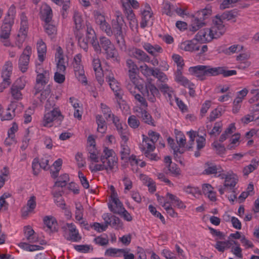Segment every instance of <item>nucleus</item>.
Masks as SVG:
<instances>
[{
	"label": "nucleus",
	"instance_id": "obj_1",
	"mask_svg": "<svg viewBox=\"0 0 259 259\" xmlns=\"http://www.w3.org/2000/svg\"><path fill=\"white\" fill-rule=\"evenodd\" d=\"M238 15V12L235 10H232L224 12L222 15L218 14L215 16V19L213 20V25L211 27L210 33L213 34L216 37H220L226 31L225 25L223 24V20L229 21L235 19Z\"/></svg>",
	"mask_w": 259,
	"mask_h": 259
},
{
	"label": "nucleus",
	"instance_id": "obj_2",
	"mask_svg": "<svg viewBox=\"0 0 259 259\" xmlns=\"http://www.w3.org/2000/svg\"><path fill=\"white\" fill-rule=\"evenodd\" d=\"M96 42L93 48L97 53L101 54L103 49L107 59H112L117 62H119V59L117 58V52L109 38L105 36L100 37L99 41Z\"/></svg>",
	"mask_w": 259,
	"mask_h": 259
},
{
	"label": "nucleus",
	"instance_id": "obj_3",
	"mask_svg": "<svg viewBox=\"0 0 259 259\" xmlns=\"http://www.w3.org/2000/svg\"><path fill=\"white\" fill-rule=\"evenodd\" d=\"M124 23L121 15H117L115 19L112 20V35H114L116 44L119 49L123 52L126 50V46L123 33L122 26Z\"/></svg>",
	"mask_w": 259,
	"mask_h": 259
},
{
	"label": "nucleus",
	"instance_id": "obj_4",
	"mask_svg": "<svg viewBox=\"0 0 259 259\" xmlns=\"http://www.w3.org/2000/svg\"><path fill=\"white\" fill-rule=\"evenodd\" d=\"M35 72L37 73L36 83L32 91L34 96H36L44 89L49 82L50 75L49 71L44 70V68H37Z\"/></svg>",
	"mask_w": 259,
	"mask_h": 259
},
{
	"label": "nucleus",
	"instance_id": "obj_5",
	"mask_svg": "<svg viewBox=\"0 0 259 259\" xmlns=\"http://www.w3.org/2000/svg\"><path fill=\"white\" fill-rule=\"evenodd\" d=\"M211 10L204 9L198 11L192 17L190 30L195 32L205 25L204 20L211 14Z\"/></svg>",
	"mask_w": 259,
	"mask_h": 259
},
{
	"label": "nucleus",
	"instance_id": "obj_6",
	"mask_svg": "<svg viewBox=\"0 0 259 259\" xmlns=\"http://www.w3.org/2000/svg\"><path fill=\"white\" fill-rule=\"evenodd\" d=\"M189 71L202 81L205 80L207 76H214V68L210 66L197 65L191 67L189 69Z\"/></svg>",
	"mask_w": 259,
	"mask_h": 259
},
{
	"label": "nucleus",
	"instance_id": "obj_7",
	"mask_svg": "<svg viewBox=\"0 0 259 259\" xmlns=\"http://www.w3.org/2000/svg\"><path fill=\"white\" fill-rule=\"evenodd\" d=\"M153 79L147 78L145 84V89L142 92V94L146 96L148 100L152 103L156 101V97L159 95L158 89L152 83Z\"/></svg>",
	"mask_w": 259,
	"mask_h": 259
},
{
	"label": "nucleus",
	"instance_id": "obj_8",
	"mask_svg": "<svg viewBox=\"0 0 259 259\" xmlns=\"http://www.w3.org/2000/svg\"><path fill=\"white\" fill-rule=\"evenodd\" d=\"M63 118V116L61 114L59 110L54 109L53 110L45 114L42 124L44 126L51 127L53 125L52 123L53 121L58 122L60 124Z\"/></svg>",
	"mask_w": 259,
	"mask_h": 259
},
{
	"label": "nucleus",
	"instance_id": "obj_9",
	"mask_svg": "<svg viewBox=\"0 0 259 259\" xmlns=\"http://www.w3.org/2000/svg\"><path fill=\"white\" fill-rule=\"evenodd\" d=\"M106 80L109 83L110 88L114 93L115 97L121 100L123 95V91L120 83L114 78L113 74L111 71L108 72V74L106 75Z\"/></svg>",
	"mask_w": 259,
	"mask_h": 259
},
{
	"label": "nucleus",
	"instance_id": "obj_10",
	"mask_svg": "<svg viewBox=\"0 0 259 259\" xmlns=\"http://www.w3.org/2000/svg\"><path fill=\"white\" fill-rule=\"evenodd\" d=\"M211 29V27L210 29L200 30L195 35V39L202 44L209 42L213 38H217L218 37H215L214 34L210 33Z\"/></svg>",
	"mask_w": 259,
	"mask_h": 259
},
{
	"label": "nucleus",
	"instance_id": "obj_11",
	"mask_svg": "<svg viewBox=\"0 0 259 259\" xmlns=\"http://www.w3.org/2000/svg\"><path fill=\"white\" fill-rule=\"evenodd\" d=\"M130 55L138 60L139 62H149L150 60V58L145 52L137 48L131 49Z\"/></svg>",
	"mask_w": 259,
	"mask_h": 259
},
{
	"label": "nucleus",
	"instance_id": "obj_12",
	"mask_svg": "<svg viewBox=\"0 0 259 259\" xmlns=\"http://www.w3.org/2000/svg\"><path fill=\"white\" fill-rule=\"evenodd\" d=\"M73 20L74 24L73 32L75 35H78L80 30L83 27V20L81 14L78 11H74Z\"/></svg>",
	"mask_w": 259,
	"mask_h": 259
},
{
	"label": "nucleus",
	"instance_id": "obj_13",
	"mask_svg": "<svg viewBox=\"0 0 259 259\" xmlns=\"http://www.w3.org/2000/svg\"><path fill=\"white\" fill-rule=\"evenodd\" d=\"M68 228L69 231V237L67 238L68 240H71L73 242H78L81 239V236L78 233V230L73 223H67L66 226L62 227V229L65 230Z\"/></svg>",
	"mask_w": 259,
	"mask_h": 259
},
{
	"label": "nucleus",
	"instance_id": "obj_14",
	"mask_svg": "<svg viewBox=\"0 0 259 259\" xmlns=\"http://www.w3.org/2000/svg\"><path fill=\"white\" fill-rule=\"evenodd\" d=\"M36 205L35 197L34 196H32L27 201L26 206H24L22 208L21 211L22 217H27L29 213L33 211L35 208Z\"/></svg>",
	"mask_w": 259,
	"mask_h": 259
},
{
	"label": "nucleus",
	"instance_id": "obj_15",
	"mask_svg": "<svg viewBox=\"0 0 259 259\" xmlns=\"http://www.w3.org/2000/svg\"><path fill=\"white\" fill-rule=\"evenodd\" d=\"M124 13L133 12L132 8L138 9L139 4L137 0H120Z\"/></svg>",
	"mask_w": 259,
	"mask_h": 259
},
{
	"label": "nucleus",
	"instance_id": "obj_16",
	"mask_svg": "<svg viewBox=\"0 0 259 259\" xmlns=\"http://www.w3.org/2000/svg\"><path fill=\"white\" fill-rule=\"evenodd\" d=\"M20 81V79H17L15 83L12 85L11 89L12 96L16 100H19L22 98V94L20 91L22 90L25 86L24 84L19 85V82Z\"/></svg>",
	"mask_w": 259,
	"mask_h": 259
},
{
	"label": "nucleus",
	"instance_id": "obj_17",
	"mask_svg": "<svg viewBox=\"0 0 259 259\" xmlns=\"http://www.w3.org/2000/svg\"><path fill=\"white\" fill-rule=\"evenodd\" d=\"M5 22L3 24L1 27V33L0 34L1 39L9 38L13 23L10 21L7 22L6 19H5Z\"/></svg>",
	"mask_w": 259,
	"mask_h": 259
},
{
	"label": "nucleus",
	"instance_id": "obj_18",
	"mask_svg": "<svg viewBox=\"0 0 259 259\" xmlns=\"http://www.w3.org/2000/svg\"><path fill=\"white\" fill-rule=\"evenodd\" d=\"M44 223L52 232L58 231V224L56 219L52 216H46L44 218Z\"/></svg>",
	"mask_w": 259,
	"mask_h": 259
},
{
	"label": "nucleus",
	"instance_id": "obj_19",
	"mask_svg": "<svg viewBox=\"0 0 259 259\" xmlns=\"http://www.w3.org/2000/svg\"><path fill=\"white\" fill-rule=\"evenodd\" d=\"M38 53V58L39 61L42 62L45 58L47 52V47L45 43L41 40H39L36 45Z\"/></svg>",
	"mask_w": 259,
	"mask_h": 259
},
{
	"label": "nucleus",
	"instance_id": "obj_20",
	"mask_svg": "<svg viewBox=\"0 0 259 259\" xmlns=\"http://www.w3.org/2000/svg\"><path fill=\"white\" fill-rule=\"evenodd\" d=\"M24 234L27 240L30 243H35L38 241V237L35 236L34 231L30 226L24 228Z\"/></svg>",
	"mask_w": 259,
	"mask_h": 259
},
{
	"label": "nucleus",
	"instance_id": "obj_21",
	"mask_svg": "<svg viewBox=\"0 0 259 259\" xmlns=\"http://www.w3.org/2000/svg\"><path fill=\"white\" fill-rule=\"evenodd\" d=\"M181 49L186 51L193 52L199 50V46L194 42L193 40H188L181 44Z\"/></svg>",
	"mask_w": 259,
	"mask_h": 259
},
{
	"label": "nucleus",
	"instance_id": "obj_22",
	"mask_svg": "<svg viewBox=\"0 0 259 259\" xmlns=\"http://www.w3.org/2000/svg\"><path fill=\"white\" fill-rule=\"evenodd\" d=\"M144 49L152 56H156L157 53H162L163 50L161 47L158 45L152 46L149 43H145L143 45Z\"/></svg>",
	"mask_w": 259,
	"mask_h": 259
},
{
	"label": "nucleus",
	"instance_id": "obj_23",
	"mask_svg": "<svg viewBox=\"0 0 259 259\" xmlns=\"http://www.w3.org/2000/svg\"><path fill=\"white\" fill-rule=\"evenodd\" d=\"M112 202L115 205V207L114 208L112 204L109 203L108 207L111 211L115 213V211H121L123 210L125 208L123 207L122 203L117 197V196L112 197L111 198Z\"/></svg>",
	"mask_w": 259,
	"mask_h": 259
},
{
	"label": "nucleus",
	"instance_id": "obj_24",
	"mask_svg": "<svg viewBox=\"0 0 259 259\" xmlns=\"http://www.w3.org/2000/svg\"><path fill=\"white\" fill-rule=\"evenodd\" d=\"M166 196L168 199V201L169 203L177 206L179 208H184L186 207V206L184 204L183 202L176 195L170 193H167Z\"/></svg>",
	"mask_w": 259,
	"mask_h": 259
},
{
	"label": "nucleus",
	"instance_id": "obj_25",
	"mask_svg": "<svg viewBox=\"0 0 259 259\" xmlns=\"http://www.w3.org/2000/svg\"><path fill=\"white\" fill-rule=\"evenodd\" d=\"M214 76L220 74H223L224 77H228L230 76L236 75L237 72L235 70H225L224 67H214Z\"/></svg>",
	"mask_w": 259,
	"mask_h": 259
},
{
	"label": "nucleus",
	"instance_id": "obj_26",
	"mask_svg": "<svg viewBox=\"0 0 259 259\" xmlns=\"http://www.w3.org/2000/svg\"><path fill=\"white\" fill-rule=\"evenodd\" d=\"M12 63L11 61L5 63L2 72V77L3 79L10 80V77L12 73Z\"/></svg>",
	"mask_w": 259,
	"mask_h": 259
},
{
	"label": "nucleus",
	"instance_id": "obj_27",
	"mask_svg": "<svg viewBox=\"0 0 259 259\" xmlns=\"http://www.w3.org/2000/svg\"><path fill=\"white\" fill-rule=\"evenodd\" d=\"M100 161L102 163L105 164V167L107 168L106 170H113L114 166L117 164V161L115 158H111L107 159V158L100 157Z\"/></svg>",
	"mask_w": 259,
	"mask_h": 259
},
{
	"label": "nucleus",
	"instance_id": "obj_28",
	"mask_svg": "<svg viewBox=\"0 0 259 259\" xmlns=\"http://www.w3.org/2000/svg\"><path fill=\"white\" fill-rule=\"evenodd\" d=\"M87 28L85 38L88 39L89 42L94 47V44H96V42L98 41L95 32L91 27H89L88 25H87Z\"/></svg>",
	"mask_w": 259,
	"mask_h": 259
},
{
	"label": "nucleus",
	"instance_id": "obj_29",
	"mask_svg": "<svg viewBox=\"0 0 259 259\" xmlns=\"http://www.w3.org/2000/svg\"><path fill=\"white\" fill-rule=\"evenodd\" d=\"M127 19L129 20V25L132 30L137 29L138 27V20L134 12L125 13Z\"/></svg>",
	"mask_w": 259,
	"mask_h": 259
},
{
	"label": "nucleus",
	"instance_id": "obj_30",
	"mask_svg": "<svg viewBox=\"0 0 259 259\" xmlns=\"http://www.w3.org/2000/svg\"><path fill=\"white\" fill-rule=\"evenodd\" d=\"M142 21L140 23L141 27L144 28L147 26V23L152 17V13L149 10H144L141 12Z\"/></svg>",
	"mask_w": 259,
	"mask_h": 259
},
{
	"label": "nucleus",
	"instance_id": "obj_31",
	"mask_svg": "<svg viewBox=\"0 0 259 259\" xmlns=\"http://www.w3.org/2000/svg\"><path fill=\"white\" fill-rule=\"evenodd\" d=\"M238 179H237L235 176L228 175V177L226 178L224 186L228 188H229L230 190H232L238 183Z\"/></svg>",
	"mask_w": 259,
	"mask_h": 259
},
{
	"label": "nucleus",
	"instance_id": "obj_32",
	"mask_svg": "<svg viewBox=\"0 0 259 259\" xmlns=\"http://www.w3.org/2000/svg\"><path fill=\"white\" fill-rule=\"evenodd\" d=\"M69 181V177L67 174H64L61 175L59 179L56 181L53 186V188L56 187H64L68 182Z\"/></svg>",
	"mask_w": 259,
	"mask_h": 259
},
{
	"label": "nucleus",
	"instance_id": "obj_33",
	"mask_svg": "<svg viewBox=\"0 0 259 259\" xmlns=\"http://www.w3.org/2000/svg\"><path fill=\"white\" fill-rule=\"evenodd\" d=\"M258 165V161L253 159L251 163L244 167L243 172L244 176H248L250 173L256 169Z\"/></svg>",
	"mask_w": 259,
	"mask_h": 259
},
{
	"label": "nucleus",
	"instance_id": "obj_34",
	"mask_svg": "<svg viewBox=\"0 0 259 259\" xmlns=\"http://www.w3.org/2000/svg\"><path fill=\"white\" fill-rule=\"evenodd\" d=\"M140 113L141 115V117L145 123L149 125H155L154 124V119L146 110L141 109Z\"/></svg>",
	"mask_w": 259,
	"mask_h": 259
},
{
	"label": "nucleus",
	"instance_id": "obj_35",
	"mask_svg": "<svg viewBox=\"0 0 259 259\" xmlns=\"http://www.w3.org/2000/svg\"><path fill=\"white\" fill-rule=\"evenodd\" d=\"M141 73L146 77L153 76L156 68L149 67L147 64H144L140 66L139 69Z\"/></svg>",
	"mask_w": 259,
	"mask_h": 259
},
{
	"label": "nucleus",
	"instance_id": "obj_36",
	"mask_svg": "<svg viewBox=\"0 0 259 259\" xmlns=\"http://www.w3.org/2000/svg\"><path fill=\"white\" fill-rule=\"evenodd\" d=\"M44 28L45 32L51 38L56 36L57 30L55 25L51 24L50 23H45Z\"/></svg>",
	"mask_w": 259,
	"mask_h": 259
},
{
	"label": "nucleus",
	"instance_id": "obj_37",
	"mask_svg": "<svg viewBox=\"0 0 259 259\" xmlns=\"http://www.w3.org/2000/svg\"><path fill=\"white\" fill-rule=\"evenodd\" d=\"M29 57L21 56L19 60V67L22 72H25L28 69Z\"/></svg>",
	"mask_w": 259,
	"mask_h": 259
},
{
	"label": "nucleus",
	"instance_id": "obj_38",
	"mask_svg": "<svg viewBox=\"0 0 259 259\" xmlns=\"http://www.w3.org/2000/svg\"><path fill=\"white\" fill-rule=\"evenodd\" d=\"M110 220L111 221V227L118 230L122 228L123 224L120 219L115 215L110 213Z\"/></svg>",
	"mask_w": 259,
	"mask_h": 259
},
{
	"label": "nucleus",
	"instance_id": "obj_39",
	"mask_svg": "<svg viewBox=\"0 0 259 259\" xmlns=\"http://www.w3.org/2000/svg\"><path fill=\"white\" fill-rule=\"evenodd\" d=\"M53 13L50 7L44 8L42 13V19L45 23H50L52 19Z\"/></svg>",
	"mask_w": 259,
	"mask_h": 259
},
{
	"label": "nucleus",
	"instance_id": "obj_40",
	"mask_svg": "<svg viewBox=\"0 0 259 259\" xmlns=\"http://www.w3.org/2000/svg\"><path fill=\"white\" fill-rule=\"evenodd\" d=\"M78 40V44L79 47L83 49L85 52L88 49V42L89 41L86 38L82 37L81 33L79 32L78 35H75Z\"/></svg>",
	"mask_w": 259,
	"mask_h": 259
},
{
	"label": "nucleus",
	"instance_id": "obj_41",
	"mask_svg": "<svg viewBox=\"0 0 259 259\" xmlns=\"http://www.w3.org/2000/svg\"><path fill=\"white\" fill-rule=\"evenodd\" d=\"M148 136L150 138V140L148 137H145V136L143 135V142L145 141L147 142V141H150L154 144L157 141L160 137L159 134L152 131H149Z\"/></svg>",
	"mask_w": 259,
	"mask_h": 259
},
{
	"label": "nucleus",
	"instance_id": "obj_42",
	"mask_svg": "<svg viewBox=\"0 0 259 259\" xmlns=\"http://www.w3.org/2000/svg\"><path fill=\"white\" fill-rule=\"evenodd\" d=\"M222 108L219 107L212 110L210 113L209 116L208 117L209 121L210 122L213 121L215 119L221 116L222 115Z\"/></svg>",
	"mask_w": 259,
	"mask_h": 259
},
{
	"label": "nucleus",
	"instance_id": "obj_43",
	"mask_svg": "<svg viewBox=\"0 0 259 259\" xmlns=\"http://www.w3.org/2000/svg\"><path fill=\"white\" fill-rule=\"evenodd\" d=\"M243 49V47L240 45H233L228 49L224 51V52L227 55H231L233 53H237Z\"/></svg>",
	"mask_w": 259,
	"mask_h": 259
},
{
	"label": "nucleus",
	"instance_id": "obj_44",
	"mask_svg": "<svg viewBox=\"0 0 259 259\" xmlns=\"http://www.w3.org/2000/svg\"><path fill=\"white\" fill-rule=\"evenodd\" d=\"M128 124L133 128H137L140 125V121L135 115H131L128 118Z\"/></svg>",
	"mask_w": 259,
	"mask_h": 259
},
{
	"label": "nucleus",
	"instance_id": "obj_45",
	"mask_svg": "<svg viewBox=\"0 0 259 259\" xmlns=\"http://www.w3.org/2000/svg\"><path fill=\"white\" fill-rule=\"evenodd\" d=\"M148 208L150 212L153 215H154L156 217L159 218L163 224H165L164 218L159 212L156 210V209L154 206H152V205H150L148 207Z\"/></svg>",
	"mask_w": 259,
	"mask_h": 259
},
{
	"label": "nucleus",
	"instance_id": "obj_46",
	"mask_svg": "<svg viewBox=\"0 0 259 259\" xmlns=\"http://www.w3.org/2000/svg\"><path fill=\"white\" fill-rule=\"evenodd\" d=\"M167 167L169 172L174 176H178L181 174V170L176 163L168 164Z\"/></svg>",
	"mask_w": 259,
	"mask_h": 259
},
{
	"label": "nucleus",
	"instance_id": "obj_47",
	"mask_svg": "<svg viewBox=\"0 0 259 259\" xmlns=\"http://www.w3.org/2000/svg\"><path fill=\"white\" fill-rule=\"evenodd\" d=\"M51 88L50 85H48L46 87V89L44 90H41L39 93H41L40 96L39 97V100L41 102L45 101L51 93Z\"/></svg>",
	"mask_w": 259,
	"mask_h": 259
},
{
	"label": "nucleus",
	"instance_id": "obj_48",
	"mask_svg": "<svg viewBox=\"0 0 259 259\" xmlns=\"http://www.w3.org/2000/svg\"><path fill=\"white\" fill-rule=\"evenodd\" d=\"M242 102V98L238 96L233 102V107L232 111L234 113H237L241 107L240 103Z\"/></svg>",
	"mask_w": 259,
	"mask_h": 259
},
{
	"label": "nucleus",
	"instance_id": "obj_49",
	"mask_svg": "<svg viewBox=\"0 0 259 259\" xmlns=\"http://www.w3.org/2000/svg\"><path fill=\"white\" fill-rule=\"evenodd\" d=\"M126 65L129 69L128 71L134 72L135 71H137L139 70L136 64L133 60L131 59H128L126 60Z\"/></svg>",
	"mask_w": 259,
	"mask_h": 259
},
{
	"label": "nucleus",
	"instance_id": "obj_50",
	"mask_svg": "<svg viewBox=\"0 0 259 259\" xmlns=\"http://www.w3.org/2000/svg\"><path fill=\"white\" fill-rule=\"evenodd\" d=\"M124 249H118L115 248H109L107 249L105 252V255L108 256L115 257L116 254L119 252H123Z\"/></svg>",
	"mask_w": 259,
	"mask_h": 259
},
{
	"label": "nucleus",
	"instance_id": "obj_51",
	"mask_svg": "<svg viewBox=\"0 0 259 259\" xmlns=\"http://www.w3.org/2000/svg\"><path fill=\"white\" fill-rule=\"evenodd\" d=\"M18 125L16 122H13L12 126L8 130V135L9 138H11V140L15 141V133L18 131Z\"/></svg>",
	"mask_w": 259,
	"mask_h": 259
},
{
	"label": "nucleus",
	"instance_id": "obj_52",
	"mask_svg": "<svg viewBox=\"0 0 259 259\" xmlns=\"http://www.w3.org/2000/svg\"><path fill=\"white\" fill-rule=\"evenodd\" d=\"M174 62L177 64L178 68H183L184 66V60L182 57L178 54H174L172 56Z\"/></svg>",
	"mask_w": 259,
	"mask_h": 259
},
{
	"label": "nucleus",
	"instance_id": "obj_53",
	"mask_svg": "<svg viewBox=\"0 0 259 259\" xmlns=\"http://www.w3.org/2000/svg\"><path fill=\"white\" fill-rule=\"evenodd\" d=\"M76 210L75 213V218L77 221H80L82 219V209L83 207L81 204H76Z\"/></svg>",
	"mask_w": 259,
	"mask_h": 259
},
{
	"label": "nucleus",
	"instance_id": "obj_54",
	"mask_svg": "<svg viewBox=\"0 0 259 259\" xmlns=\"http://www.w3.org/2000/svg\"><path fill=\"white\" fill-rule=\"evenodd\" d=\"M226 242L223 241H217L214 247L220 252H224L227 248Z\"/></svg>",
	"mask_w": 259,
	"mask_h": 259
},
{
	"label": "nucleus",
	"instance_id": "obj_55",
	"mask_svg": "<svg viewBox=\"0 0 259 259\" xmlns=\"http://www.w3.org/2000/svg\"><path fill=\"white\" fill-rule=\"evenodd\" d=\"M116 214L120 215L125 220L131 222L133 220V218L130 213L124 208L121 211H115Z\"/></svg>",
	"mask_w": 259,
	"mask_h": 259
},
{
	"label": "nucleus",
	"instance_id": "obj_56",
	"mask_svg": "<svg viewBox=\"0 0 259 259\" xmlns=\"http://www.w3.org/2000/svg\"><path fill=\"white\" fill-rule=\"evenodd\" d=\"M65 80V73L56 72L54 74V80L58 83H62Z\"/></svg>",
	"mask_w": 259,
	"mask_h": 259
},
{
	"label": "nucleus",
	"instance_id": "obj_57",
	"mask_svg": "<svg viewBox=\"0 0 259 259\" xmlns=\"http://www.w3.org/2000/svg\"><path fill=\"white\" fill-rule=\"evenodd\" d=\"M75 160L77 161V165L79 168L83 167L85 165V161L83 159L82 154L77 152L75 155Z\"/></svg>",
	"mask_w": 259,
	"mask_h": 259
},
{
	"label": "nucleus",
	"instance_id": "obj_58",
	"mask_svg": "<svg viewBox=\"0 0 259 259\" xmlns=\"http://www.w3.org/2000/svg\"><path fill=\"white\" fill-rule=\"evenodd\" d=\"M153 75V76L158 80L164 81L165 79H167L166 75L162 72H161L160 69L156 68V70Z\"/></svg>",
	"mask_w": 259,
	"mask_h": 259
},
{
	"label": "nucleus",
	"instance_id": "obj_59",
	"mask_svg": "<svg viewBox=\"0 0 259 259\" xmlns=\"http://www.w3.org/2000/svg\"><path fill=\"white\" fill-rule=\"evenodd\" d=\"M90 245H76L74 246L75 249L80 252L87 253L90 249Z\"/></svg>",
	"mask_w": 259,
	"mask_h": 259
},
{
	"label": "nucleus",
	"instance_id": "obj_60",
	"mask_svg": "<svg viewBox=\"0 0 259 259\" xmlns=\"http://www.w3.org/2000/svg\"><path fill=\"white\" fill-rule=\"evenodd\" d=\"M88 150L89 151V153L90 154V159L95 162H98L99 158L97 155L95 147H93L92 148H88Z\"/></svg>",
	"mask_w": 259,
	"mask_h": 259
},
{
	"label": "nucleus",
	"instance_id": "obj_61",
	"mask_svg": "<svg viewBox=\"0 0 259 259\" xmlns=\"http://www.w3.org/2000/svg\"><path fill=\"white\" fill-rule=\"evenodd\" d=\"M208 165H209L208 164ZM205 174L206 175L217 174L218 172H220L221 171L217 167L216 165L209 166L204 170Z\"/></svg>",
	"mask_w": 259,
	"mask_h": 259
},
{
	"label": "nucleus",
	"instance_id": "obj_62",
	"mask_svg": "<svg viewBox=\"0 0 259 259\" xmlns=\"http://www.w3.org/2000/svg\"><path fill=\"white\" fill-rule=\"evenodd\" d=\"M130 154V149L127 146H122V149L120 151L121 159L127 158Z\"/></svg>",
	"mask_w": 259,
	"mask_h": 259
},
{
	"label": "nucleus",
	"instance_id": "obj_63",
	"mask_svg": "<svg viewBox=\"0 0 259 259\" xmlns=\"http://www.w3.org/2000/svg\"><path fill=\"white\" fill-rule=\"evenodd\" d=\"M101 29L104 31L108 36L112 35L111 27L106 21L100 25Z\"/></svg>",
	"mask_w": 259,
	"mask_h": 259
},
{
	"label": "nucleus",
	"instance_id": "obj_64",
	"mask_svg": "<svg viewBox=\"0 0 259 259\" xmlns=\"http://www.w3.org/2000/svg\"><path fill=\"white\" fill-rule=\"evenodd\" d=\"M212 146L215 148L218 154L221 155L225 153L226 148L223 145L219 144L218 142H214L212 144Z\"/></svg>",
	"mask_w": 259,
	"mask_h": 259
}]
</instances>
